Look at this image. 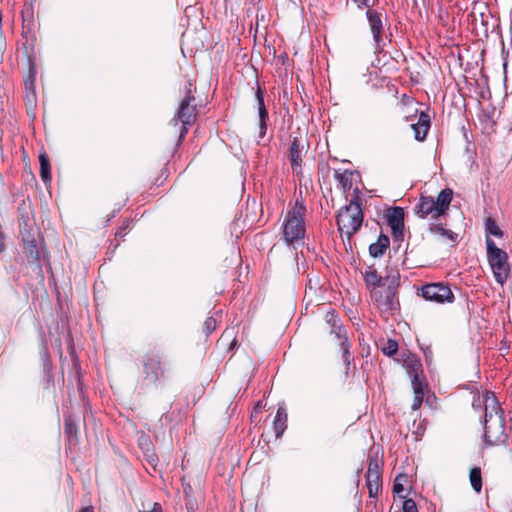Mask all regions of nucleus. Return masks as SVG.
<instances>
[{
    "label": "nucleus",
    "instance_id": "nucleus-1",
    "mask_svg": "<svg viewBox=\"0 0 512 512\" xmlns=\"http://www.w3.org/2000/svg\"><path fill=\"white\" fill-rule=\"evenodd\" d=\"M505 432V417L493 393L487 394L485 399L484 436L487 446L503 444L507 441Z\"/></svg>",
    "mask_w": 512,
    "mask_h": 512
},
{
    "label": "nucleus",
    "instance_id": "nucleus-2",
    "mask_svg": "<svg viewBox=\"0 0 512 512\" xmlns=\"http://www.w3.org/2000/svg\"><path fill=\"white\" fill-rule=\"evenodd\" d=\"M359 189L354 190L349 204L342 207L337 215V226L340 233H345L351 238L361 227L363 211L359 199Z\"/></svg>",
    "mask_w": 512,
    "mask_h": 512
},
{
    "label": "nucleus",
    "instance_id": "nucleus-3",
    "mask_svg": "<svg viewBox=\"0 0 512 512\" xmlns=\"http://www.w3.org/2000/svg\"><path fill=\"white\" fill-rule=\"evenodd\" d=\"M453 197V191L450 188L443 189L434 199L431 196L421 195L419 202L415 208V213L420 218H427L430 216L432 219H438L446 214L450 207Z\"/></svg>",
    "mask_w": 512,
    "mask_h": 512
},
{
    "label": "nucleus",
    "instance_id": "nucleus-4",
    "mask_svg": "<svg viewBox=\"0 0 512 512\" xmlns=\"http://www.w3.org/2000/svg\"><path fill=\"white\" fill-rule=\"evenodd\" d=\"M305 214L304 202L297 199L295 205L287 211L283 222V238L287 244H293L305 236Z\"/></svg>",
    "mask_w": 512,
    "mask_h": 512
},
{
    "label": "nucleus",
    "instance_id": "nucleus-5",
    "mask_svg": "<svg viewBox=\"0 0 512 512\" xmlns=\"http://www.w3.org/2000/svg\"><path fill=\"white\" fill-rule=\"evenodd\" d=\"M485 243L487 260L495 281L503 285L509 278L511 272L508 254L503 249L497 247L492 238L487 237Z\"/></svg>",
    "mask_w": 512,
    "mask_h": 512
},
{
    "label": "nucleus",
    "instance_id": "nucleus-6",
    "mask_svg": "<svg viewBox=\"0 0 512 512\" xmlns=\"http://www.w3.org/2000/svg\"><path fill=\"white\" fill-rule=\"evenodd\" d=\"M417 294L426 301L438 304L452 303L455 300L451 288L443 282L425 284L418 289Z\"/></svg>",
    "mask_w": 512,
    "mask_h": 512
},
{
    "label": "nucleus",
    "instance_id": "nucleus-7",
    "mask_svg": "<svg viewBox=\"0 0 512 512\" xmlns=\"http://www.w3.org/2000/svg\"><path fill=\"white\" fill-rule=\"evenodd\" d=\"M366 18H367L368 25H369V28H370V31L372 34L374 53L379 54V53L383 52L384 47L386 46V43L383 38L384 15L375 9H368L366 11Z\"/></svg>",
    "mask_w": 512,
    "mask_h": 512
},
{
    "label": "nucleus",
    "instance_id": "nucleus-8",
    "mask_svg": "<svg viewBox=\"0 0 512 512\" xmlns=\"http://www.w3.org/2000/svg\"><path fill=\"white\" fill-rule=\"evenodd\" d=\"M192 83H188L187 94L181 101L176 115L171 120V124L177 126L179 122L184 125H191L197 116V106L194 103L195 97L191 91Z\"/></svg>",
    "mask_w": 512,
    "mask_h": 512
},
{
    "label": "nucleus",
    "instance_id": "nucleus-9",
    "mask_svg": "<svg viewBox=\"0 0 512 512\" xmlns=\"http://www.w3.org/2000/svg\"><path fill=\"white\" fill-rule=\"evenodd\" d=\"M404 216V209L399 206L390 207L384 213L387 225L392 231L393 241L399 244L404 240Z\"/></svg>",
    "mask_w": 512,
    "mask_h": 512
},
{
    "label": "nucleus",
    "instance_id": "nucleus-10",
    "mask_svg": "<svg viewBox=\"0 0 512 512\" xmlns=\"http://www.w3.org/2000/svg\"><path fill=\"white\" fill-rule=\"evenodd\" d=\"M145 380L156 384L164 376L165 370L162 366L161 357L157 354H145L142 358Z\"/></svg>",
    "mask_w": 512,
    "mask_h": 512
},
{
    "label": "nucleus",
    "instance_id": "nucleus-11",
    "mask_svg": "<svg viewBox=\"0 0 512 512\" xmlns=\"http://www.w3.org/2000/svg\"><path fill=\"white\" fill-rule=\"evenodd\" d=\"M366 485L370 498L377 497L382 487V473L377 459H369Z\"/></svg>",
    "mask_w": 512,
    "mask_h": 512
},
{
    "label": "nucleus",
    "instance_id": "nucleus-12",
    "mask_svg": "<svg viewBox=\"0 0 512 512\" xmlns=\"http://www.w3.org/2000/svg\"><path fill=\"white\" fill-rule=\"evenodd\" d=\"M325 322L331 327L330 333L334 334L339 341L348 338L341 319L335 310L331 309L326 313Z\"/></svg>",
    "mask_w": 512,
    "mask_h": 512
},
{
    "label": "nucleus",
    "instance_id": "nucleus-13",
    "mask_svg": "<svg viewBox=\"0 0 512 512\" xmlns=\"http://www.w3.org/2000/svg\"><path fill=\"white\" fill-rule=\"evenodd\" d=\"M431 126L430 116L421 111L416 123L411 124V128L414 131V137L417 141L425 140L428 130Z\"/></svg>",
    "mask_w": 512,
    "mask_h": 512
},
{
    "label": "nucleus",
    "instance_id": "nucleus-14",
    "mask_svg": "<svg viewBox=\"0 0 512 512\" xmlns=\"http://www.w3.org/2000/svg\"><path fill=\"white\" fill-rule=\"evenodd\" d=\"M138 444L147 463L155 468L159 459L155 453L154 445L150 438L146 435H142L138 440Z\"/></svg>",
    "mask_w": 512,
    "mask_h": 512
},
{
    "label": "nucleus",
    "instance_id": "nucleus-15",
    "mask_svg": "<svg viewBox=\"0 0 512 512\" xmlns=\"http://www.w3.org/2000/svg\"><path fill=\"white\" fill-rule=\"evenodd\" d=\"M379 302L380 307L384 311H394L399 307V301L397 299V289L386 288L384 294L376 299Z\"/></svg>",
    "mask_w": 512,
    "mask_h": 512
},
{
    "label": "nucleus",
    "instance_id": "nucleus-16",
    "mask_svg": "<svg viewBox=\"0 0 512 512\" xmlns=\"http://www.w3.org/2000/svg\"><path fill=\"white\" fill-rule=\"evenodd\" d=\"M255 96L259 114V136L263 138L267 131L268 112L265 107L263 92L260 88L257 89Z\"/></svg>",
    "mask_w": 512,
    "mask_h": 512
},
{
    "label": "nucleus",
    "instance_id": "nucleus-17",
    "mask_svg": "<svg viewBox=\"0 0 512 512\" xmlns=\"http://www.w3.org/2000/svg\"><path fill=\"white\" fill-rule=\"evenodd\" d=\"M390 245L389 237L381 233L376 242L369 245V254L373 258L383 256Z\"/></svg>",
    "mask_w": 512,
    "mask_h": 512
},
{
    "label": "nucleus",
    "instance_id": "nucleus-18",
    "mask_svg": "<svg viewBox=\"0 0 512 512\" xmlns=\"http://www.w3.org/2000/svg\"><path fill=\"white\" fill-rule=\"evenodd\" d=\"M302 150L303 146L300 145V142L297 138H294L290 149H289V159L291 162V166L293 171L295 172L298 168H301L302 165Z\"/></svg>",
    "mask_w": 512,
    "mask_h": 512
},
{
    "label": "nucleus",
    "instance_id": "nucleus-19",
    "mask_svg": "<svg viewBox=\"0 0 512 512\" xmlns=\"http://www.w3.org/2000/svg\"><path fill=\"white\" fill-rule=\"evenodd\" d=\"M273 428L277 438L281 437L287 428V412L284 407H279L273 421Z\"/></svg>",
    "mask_w": 512,
    "mask_h": 512
},
{
    "label": "nucleus",
    "instance_id": "nucleus-20",
    "mask_svg": "<svg viewBox=\"0 0 512 512\" xmlns=\"http://www.w3.org/2000/svg\"><path fill=\"white\" fill-rule=\"evenodd\" d=\"M382 285L386 288L398 289L400 285V272L396 268H386V274L383 278Z\"/></svg>",
    "mask_w": 512,
    "mask_h": 512
},
{
    "label": "nucleus",
    "instance_id": "nucleus-21",
    "mask_svg": "<svg viewBox=\"0 0 512 512\" xmlns=\"http://www.w3.org/2000/svg\"><path fill=\"white\" fill-rule=\"evenodd\" d=\"M40 177L45 184L51 182V167L49 157L45 152L39 154Z\"/></svg>",
    "mask_w": 512,
    "mask_h": 512
},
{
    "label": "nucleus",
    "instance_id": "nucleus-22",
    "mask_svg": "<svg viewBox=\"0 0 512 512\" xmlns=\"http://www.w3.org/2000/svg\"><path fill=\"white\" fill-rule=\"evenodd\" d=\"M364 279L368 287L375 288L382 286L383 277L378 274L373 266H369L365 271Z\"/></svg>",
    "mask_w": 512,
    "mask_h": 512
},
{
    "label": "nucleus",
    "instance_id": "nucleus-23",
    "mask_svg": "<svg viewBox=\"0 0 512 512\" xmlns=\"http://www.w3.org/2000/svg\"><path fill=\"white\" fill-rule=\"evenodd\" d=\"M484 226H485L486 238L487 237L491 238V236H495L497 238H502L504 236V232L501 230V228L498 226V224L496 223V221L493 218H491V217L485 218Z\"/></svg>",
    "mask_w": 512,
    "mask_h": 512
},
{
    "label": "nucleus",
    "instance_id": "nucleus-24",
    "mask_svg": "<svg viewBox=\"0 0 512 512\" xmlns=\"http://www.w3.org/2000/svg\"><path fill=\"white\" fill-rule=\"evenodd\" d=\"M340 348H341V351H342V360L346 366V375L349 374V370H350V365L351 363L353 362L354 358L353 356L351 355V352H350V348H351V344L348 340V338H345L343 340H340Z\"/></svg>",
    "mask_w": 512,
    "mask_h": 512
},
{
    "label": "nucleus",
    "instance_id": "nucleus-25",
    "mask_svg": "<svg viewBox=\"0 0 512 512\" xmlns=\"http://www.w3.org/2000/svg\"><path fill=\"white\" fill-rule=\"evenodd\" d=\"M469 480L473 490L480 493L482 490V475L479 467H473L469 473Z\"/></svg>",
    "mask_w": 512,
    "mask_h": 512
},
{
    "label": "nucleus",
    "instance_id": "nucleus-26",
    "mask_svg": "<svg viewBox=\"0 0 512 512\" xmlns=\"http://www.w3.org/2000/svg\"><path fill=\"white\" fill-rule=\"evenodd\" d=\"M429 230L432 233L439 234L440 236L445 237L453 242L456 241L457 234L451 230L446 229L442 223L431 224Z\"/></svg>",
    "mask_w": 512,
    "mask_h": 512
},
{
    "label": "nucleus",
    "instance_id": "nucleus-27",
    "mask_svg": "<svg viewBox=\"0 0 512 512\" xmlns=\"http://www.w3.org/2000/svg\"><path fill=\"white\" fill-rule=\"evenodd\" d=\"M24 253L29 261L39 262L40 253L37 248L36 240L32 241V243H24Z\"/></svg>",
    "mask_w": 512,
    "mask_h": 512
},
{
    "label": "nucleus",
    "instance_id": "nucleus-28",
    "mask_svg": "<svg viewBox=\"0 0 512 512\" xmlns=\"http://www.w3.org/2000/svg\"><path fill=\"white\" fill-rule=\"evenodd\" d=\"M335 178L344 191L350 190L352 187V172L346 170L343 173L336 172Z\"/></svg>",
    "mask_w": 512,
    "mask_h": 512
},
{
    "label": "nucleus",
    "instance_id": "nucleus-29",
    "mask_svg": "<svg viewBox=\"0 0 512 512\" xmlns=\"http://www.w3.org/2000/svg\"><path fill=\"white\" fill-rule=\"evenodd\" d=\"M20 235L22 237L23 244L35 241L32 224H28L27 220H24V227L21 226L20 228Z\"/></svg>",
    "mask_w": 512,
    "mask_h": 512
},
{
    "label": "nucleus",
    "instance_id": "nucleus-30",
    "mask_svg": "<svg viewBox=\"0 0 512 512\" xmlns=\"http://www.w3.org/2000/svg\"><path fill=\"white\" fill-rule=\"evenodd\" d=\"M411 385L414 395H424L425 384L421 381L419 374L411 375Z\"/></svg>",
    "mask_w": 512,
    "mask_h": 512
},
{
    "label": "nucleus",
    "instance_id": "nucleus-31",
    "mask_svg": "<svg viewBox=\"0 0 512 512\" xmlns=\"http://www.w3.org/2000/svg\"><path fill=\"white\" fill-rule=\"evenodd\" d=\"M384 355L388 357L394 356L398 351V343L396 340L388 339L386 344L381 348Z\"/></svg>",
    "mask_w": 512,
    "mask_h": 512
},
{
    "label": "nucleus",
    "instance_id": "nucleus-32",
    "mask_svg": "<svg viewBox=\"0 0 512 512\" xmlns=\"http://www.w3.org/2000/svg\"><path fill=\"white\" fill-rule=\"evenodd\" d=\"M406 481L407 476L405 474H399L397 475L393 484V492L401 498H404V496H402L401 493L404 491V482Z\"/></svg>",
    "mask_w": 512,
    "mask_h": 512
},
{
    "label": "nucleus",
    "instance_id": "nucleus-33",
    "mask_svg": "<svg viewBox=\"0 0 512 512\" xmlns=\"http://www.w3.org/2000/svg\"><path fill=\"white\" fill-rule=\"evenodd\" d=\"M405 363L407 367L410 369V374H419L421 364L419 360L414 355H409L408 358L405 360Z\"/></svg>",
    "mask_w": 512,
    "mask_h": 512
},
{
    "label": "nucleus",
    "instance_id": "nucleus-34",
    "mask_svg": "<svg viewBox=\"0 0 512 512\" xmlns=\"http://www.w3.org/2000/svg\"><path fill=\"white\" fill-rule=\"evenodd\" d=\"M353 2L359 9L367 8L368 10L373 9V7L378 3V0H353Z\"/></svg>",
    "mask_w": 512,
    "mask_h": 512
},
{
    "label": "nucleus",
    "instance_id": "nucleus-35",
    "mask_svg": "<svg viewBox=\"0 0 512 512\" xmlns=\"http://www.w3.org/2000/svg\"><path fill=\"white\" fill-rule=\"evenodd\" d=\"M403 512H418L417 505L413 499L406 498L403 501Z\"/></svg>",
    "mask_w": 512,
    "mask_h": 512
},
{
    "label": "nucleus",
    "instance_id": "nucleus-36",
    "mask_svg": "<svg viewBox=\"0 0 512 512\" xmlns=\"http://www.w3.org/2000/svg\"><path fill=\"white\" fill-rule=\"evenodd\" d=\"M216 329V320L213 317L206 318L204 322V331L207 335L211 334Z\"/></svg>",
    "mask_w": 512,
    "mask_h": 512
},
{
    "label": "nucleus",
    "instance_id": "nucleus-37",
    "mask_svg": "<svg viewBox=\"0 0 512 512\" xmlns=\"http://www.w3.org/2000/svg\"><path fill=\"white\" fill-rule=\"evenodd\" d=\"M64 425L65 432L68 434L69 437H71L73 434H76L77 428L71 418H66Z\"/></svg>",
    "mask_w": 512,
    "mask_h": 512
},
{
    "label": "nucleus",
    "instance_id": "nucleus-38",
    "mask_svg": "<svg viewBox=\"0 0 512 512\" xmlns=\"http://www.w3.org/2000/svg\"><path fill=\"white\" fill-rule=\"evenodd\" d=\"M185 505H186L187 511H189V512H194L197 509L196 500L192 496L185 498Z\"/></svg>",
    "mask_w": 512,
    "mask_h": 512
},
{
    "label": "nucleus",
    "instance_id": "nucleus-39",
    "mask_svg": "<svg viewBox=\"0 0 512 512\" xmlns=\"http://www.w3.org/2000/svg\"><path fill=\"white\" fill-rule=\"evenodd\" d=\"M423 398H424V395H414L411 409L414 411L418 410L423 403Z\"/></svg>",
    "mask_w": 512,
    "mask_h": 512
},
{
    "label": "nucleus",
    "instance_id": "nucleus-40",
    "mask_svg": "<svg viewBox=\"0 0 512 512\" xmlns=\"http://www.w3.org/2000/svg\"><path fill=\"white\" fill-rule=\"evenodd\" d=\"M188 126L189 125H184V124H182V126H181L180 134H179V141L180 142L185 138V136H186V134L188 132Z\"/></svg>",
    "mask_w": 512,
    "mask_h": 512
},
{
    "label": "nucleus",
    "instance_id": "nucleus-41",
    "mask_svg": "<svg viewBox=\"0 0 512 512\" xmlns=\"http://www.w3.org/2000/svg\"><path fill=\"white\" fill-rule=\"evenodd\" d=\"M188 126L189 125H184V124H182V126H181L180 134H179V141L180 142L185 138V136H186V134L188 132Z\"/></svg>",
    "mask_w": 512,
    "mask_h": 512
},
{
    "label": "nucleus",
    "instance_id": "nucleus-42",
    "mask_svg": "<svg viewBox=\"0 0 512 512\" xmlns=\"http://www.w3.org/2000/svg\"><path fill=\"white\" fill-rule=\"evenodd\" d=\"M25 86L27 90H31L34 93V78L26 79Z\"/></svg>",
    "mask_w": 512,
    "mask_h": 512
},
{
    "label": "nucleus",
    "instance_id": "nucleus-43",
    "mask_svg": "<svg viewBox=\"0 0 512 512\" xmlns=\"http://www.w3.org/2000/svg\"><path fill=\"white\" fill-rule=\"evenodd\" d=\"M24 220H27L28 224H31V221H30L29 217L25 216L24 214H21V218H20V222H19V227L20 228H21V225H22V227H24Z\"/></svg>",
    "mask_w": 512,
    "mask_h": 512
},
{
    "label": "nucleus",
    "instance_id": "nucleus-44",
    "mask_svg": "<svg viewBox=\"0 0 512 512\" xmlns=\"http://www.w3.org/2000/svg\"><path fill=\"white\" fill-rule=\"evenodd\" d=\"M191 490H192V488H191L190 485L184 487L185 498H188V497L192 496L191 495Z\"/></svg>",
    "mask_w": 512,
    "mask_h": 512
},
{
    "label": "nucleus",
    "instance_id": "nucleus-45",
    "mask_svg": "<svg viewBox=\"0 0 512 512\" xmlns=\"http://www.w3.org/2000/svg\"><path fill=\"white\" fill-rule=\"evenodd\" d=\"M424 354H425L426 359H428L432 355V351H431L430 347H427L424 350Z\"/></svg>",
    "mask_w": 512,
    "mask_h": 512
},
{
    "label": "nucleus",
    "instance_id": "nucleus-46",
    "mask_svg": "<svg viewBox=\"0 0 512 512\" xmlns=\"http://www.w3.org/2000/svg\"><path fill=\"white\" fill-rule=\"evenodd\" d=\"M79 512H94L91 506L82 508Z\"/></svg>",
    "mask_w": 512,
    "mask_h": 512
},
{
    "label": "nucleus",
    "instance_id": "nucleus-47",
    "mask_svg": "<svg viewBox=\"0 0 512 512\" xmlns=\"http://www.w3.org/2000/svg\"><path fill=\"white\" fill-rule=\"evenodd\" d=\"M125 228L121 229L119 232L116 233V236H121L122 235V232Z\"/></svg>",
    "mask_w": 512,
    "mask_h": 512
},
{
    "label": "nucleus",
    "instance_id": "nucleus-48",
    "mask_svg": "<svg viewBox=\"0 0 512 512\" xmlns=\"http://www.w3.org/2000/svg\"><path fill=\"white\" fill-rule=\"evenodd\" d=\"M260 406H261V402H258L257 405H256V409L260 408Z\"/></svg>",
    "mask_w": 512,
    "mask_h": 512
}]
</instances>
